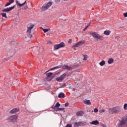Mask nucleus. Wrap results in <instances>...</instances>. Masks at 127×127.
Instances as JSON below:
<instances>
[{
    "label": "nucleus",
    "instance_id": "obj_1",
    "mask_svg": "<svg viewBox=\"0 0 127 127\" xmlns=\"http://www.w3.org/2000/svg\"><path fill=\"white\" fill-rule=\"evenodd\" d=\"M109 111L110 114H114V113L115 114H119V113L122 111V108H121V107L120 106H117L109 109Z\"/></svg>",
    "mask_w": 127,
    "mask_h": 127
},
{
    "label": "nucleus",
    "instance_id": "obj_2",
    "mask_svg": "<svg viewBox=\"0 0 127 127\" xmlns=\"http://www.w3.org/2000/svg\"><path fill=\"white\" fill-rule=\"evenodd\" d=\"M33 27H34V25H33V24H29L28 25V30L27 31V33L30 38H31V37H32V35H31V30L33 29Z\"/></svg>",
    "mask_w": 127,
    "mask_h": 127
},
{
    "label": "nucleus",
    "instance_id": "obj_3",
    "mask_svg": "<svg viewBox=\"0 0 127 127\" xmlns=\"http://www.w3.org/2000/svg\"><path fill=\"white\" fill-rule=\"evenodd\" d=\"M127 119L123 118L120 121L119 127H127Z\"/></svg>",
    "mask_w": 127,
    "mask_h": 127
},
{
    "label": "nucleus",
    "instance_id": "obj_4",
    "mask_svg": "<svg viewBox=\"0 0 127 127\" xmlns=\"http://www.w3.org/2000/svg\"><path fill=\"white\" fill-rule=\"evenodd\" d=\"M8 121L10 123H15L17 121V116L13 115L8 118Z\"/></svg>",
    "mask_w": 127,
    "mask_h": 127
},
{
    "label": "nucleus",
    "instance_id": "obj_5",
    "mask_svg": "<svg viewBox=\"0 0 127 127\" xmlns=\"http://www.w3.org/2000/svg\"><path fill=\"white\" fill-rule=\"evenodd\" d=\"M66 76H67V73H64V74H62L60 77H57L56 80L58 81V82H62V81L65 79Z\"/></svg>",
    "mask_w": 127,
    "mask_h": 127
},
{
    "label": "nucleus",
    "instance_id": "obj_6",
    "mask_svg": "<svg viewBox=\"0 0 127 127\" xmlns=\"http://www.w3.org/2000/svg\"><path fill=\"white\" fill-rule=\"evenodd\" d=\"M90 34L93 36V37H94V38H97L98 39H100L101 40H103V38H104V37L100 36L96 33H91Z\"/></svg>",
    "mask_w": 127,
    "mask_h": 127
},
{
    "label": "nucleus",
    "instance_id": "obj_7",
    "mask_svg": "<svg viewBox=\"0 0 127 127\" xmlns=\"http://www.w3.org/2000/svg\"><path fill=\"white\" fill-rule=\"evenodd\" d=\"M85 43L84 41H80L77 43H76L73 46V48H76L77 47H79V46H81V45H83Z\"/></svg>",
    "mask_w": 127,
    "mask_h": 127
},
{
    "label": "nucleus",
    "instance_id": "obj_8",
    "mask_svg": "<svg viewBox=\"0 0 127 127\" xmlns=\"http://www.w3.org/2000/svg\"><path fill=\"white\" fill-rule=\"evenodd\" d=\"M14 8V6L9 7V8H5L2 10V12H8Z\"/></svg>",
    "mask_w": 127,
    "mask_h": 127
},
{
    "label": "nucleus",
    "instance_id": "obj_9",
    "mask_svg": "<svg viewBox=\"0 0 127 127\" xmlns=\"http://www.w3.org/2000/svg\"><path fill=\"white\" fill-rule=\"evenodd\" d=\"M63 69H66V70H71L72 69H74V66H69L68 65H64Z\"/></svg>",
    "mask_w": 127,
    "mask_h": 127
},
{
    "label": "nucleus",
    "instance_id": "obj_10",
    "mask_svg": "<svg viewBox=\"0 0 127 127\" xmlns=\"http://www.w3.org/2000/svg\"><path fill=\"white\" fill-rule=\"evenodd\" d=\"M52 109H53L56 112H58V111H63V110H64V108H56L54 105L52 106Z\"/></svg>",
    "mask_w": 127,
    "mask_h": 127
},
{
    "label": "nucleus",
    "instance_id": "obj_11",
    "mask_svg": "<svg viewBox=\"0 0 127 127\" xmlns=\"http://www.w3.org/2000/svg\"><path fill=\"white\" fill-rule=\"evenodd\" d=\"M81 126H83V123H82L81 122H75L74 123V127H81Z\"/></svg>",
    "mask_w": 127,
    "mask_h": 127
},
{
    "label": "nucleus",
    "instance_id": "obj_12",
    "mask_svg": "<svg viewBox=\"0 0 127 127\" xmlns=\"http://www.w3.org/2000/svg\"><path fill=\"white\" fill-rule=\"evenodd\" d=\"M83 103L85 104V105H91V100H87V99H84L83 100Z\"/></svg>",
    "mask_w": 127,
    "mask_h": 127
},
{
    "label": "nucleus",
    "instance_id": "obj_13",
    "mask_svg": "<svg viewBox=\"0 0 127 127\" xmlns=\"http://www.w3.org/2000/svg\"><path fill=\"white\" fill-rule=\"evenodd\" d=\"M16 2L18 5H19V6H23V5H24V4L26 3V1H25L23 3H20L19 1L16 0Z\"/></svg>",
    "mask_w": 127,
    "mask_h": 127
},
{
    "label": "nucleus",
    "instance_id": "obj_14",
    "mask_svg": "<svg viewBox=\"0 0 127 127\" xmlns=\"http://www.w3.org/2000/svg\"><path fill=\"white\" fill-rule=\"evenodd\" d=\"M18 112V109L14 108L10 111V114H16Z\"/></svg>",
    "mask_w": 127,
    "mask_h": 127
},
{
    "label": "nucleus",
    "instance_id": "obj_15",
    "mask_svg": "<svg viewBox=\"0 0 127 127\" xmlns=\"http://www.w3.org/2000/svg\"><path fill=\"white\" fill-rule=\"evenodd\" d=\"M99 124H100V123L98 120H95L90 123V125H94V126H97V125H99Z\"/></svg>",
    "mask_w": 127,
    "mask_h": 127
},
{
    "label": "nucleus",
    "instance_id": "obj_16",
    "mask_svg": "<svg viewBox=\"0 0 127 127\" xmlns=\"http://www.w3.org/2000/svg\"><path fill=\"white\" fill-rule=\"evenodd\" d=\"M58 45L60 48H63L65 47V43L64 42H61L60 44H59Z\"/></svg>",
    "mask_w": 127,
    "mask_h": 127
},
{
    "label": "nucleus",
    "instance_id": "obj_17",
    "mask_svg": "<svg viewBox=\"0 0 127 127\" xmlns=\"http://www.w3.org/2000/svg\"><path fill=\"white\" fill-rule=\"evenodd\" d=\"M108 64H112V63H114V59L113 58H110L108 60Z\"/></svg>",
    "mask_w": 127,
    "mask_h": 127
},
{
    "label": "nucleus",
    "instance_id": "obj_18",
    "mask_svg": "<svg viewBox=\"0 0 127 127\" xmlns=\"http://www.w3.org/2000/svg\"><path fill=\"white\" fill-rule=\"evenodd\" d=\"M84 112L83 111H79L76 113V116L77 117H80V116H83Z\"/></svg>",
    "mask_w": 127,
    "mask_h": 127
},
{
    "label": "nucleus",
    "instance_id": "obj_19",
    "mask_svg": "<svg viewBox=\"0 0 127 127\" xmlns=\"http://www.w3.org/2000/svg\"><path fill=\"white\" fill-rule=\"evenodd\" d=\"M111 31L110 30H106L105 31H104V34H105V35H110V34H111Z\"/></svg>",
    "mask_w": 127,
    "mask_h": 127
},
{
    "label": "nucleus",
    "instance_id": "obj_20",
    "mask_svg": "<svg viewBox=\"0 0 127 127\" xmlns=\"http://www.w3.org/2000/svg\"><path fill=\"white\" fill-rule=\"evenodd\" d=\"M58 98H65V94L64 93L61 92L58 95Z\"/></svg>",
    "mask_w": 127,
    "mask_h": 127
},
{
    "label": "nucleus",
    "instance_id": "obj_21",
    "mask_svg": "<svg viewBox=\"0 0 127 127\" xmlns=\"http://www.w3.org/2000/svg\"><path fill=\"white\" fill-rule=\"evenodd\" d=\"M99 65L101 66H105L106 65V62L104 60L99 63Z\"/></svg>",
    "mask_w": 127,
    "mask_h": 127
},
{
    "label": "nucleus",
    "instance_id": "obj_22",
    "mask_svg": "<svg viewBox=\"0 0 127 127\" xmlns=\"http://www.w3.org/2000/svg\"><path fill=\"white\" fill-rule=\"evenodd\" d=\"M60 47L59 44H56L54 45V50H58L60 49Z\"/></svg>",
    "mask_w": 127,
    "mask_h": 127
},
{
    "label": "nucleus",
    "instance_id": "obj_23",
    "mask_svg": "<svg viewBox=\"0 0 127 127\" xmlns=\"http://www.w3.org/2000/svg\"><path fill=\"white\" fill-rule=\"evenodd\" d=\"M1 15H2V17H4V18H7V16L6 15V13L3 12L1 13Z\"/></svg>",
    "mask_w": 127,
    "mask_h": 127
},
{
    "label": "nucleus",
    "instance_id": "obj_24",
    "mask_svg": "<svg viewBox=\"0 0 127 127\" xmlns=\"http://www.w3.org/2000/svg\"><path fill=\"white\" fill-rule=\"evenodd\" d=\"M41 8L43 10H47V9H48V7H47L46 4H44Z\"/></svg>",
    "mask_w": 127,
    "mask_h": 127
},
{
    "label": "nucleus",
    "instance_id": "obj_25",
    "mask_svg": "<svg viewBox=\"0 0 127 127\" xmlns=\"http://www.w3.org/2000/svg\"><path fill=\"white\" fill-rule=\"evenodd\" d=\"M83 61H87L88 60V55H83Z\"/></svg>",
    "mask_w": 127,
    "mask_h": 127
},
{
    "label": "nucleus",
    "instance_id": "obj_26",
    "mask_svg": "<svg viewBox=\"0 0 127 127\" xmlns=\"http://www.w3.org/2000/svg\"><path fill=\"white\" fill-rule=\"evenodd\" d=\"M45 5L47 6L48 8H49V7H50V6L52 5V2H48L47 4H45Z\"/></svg>",
    "mask_w": 127,
    "mask_h": 127
},
{
    "label": "nucleus",
    "instance_id": "obj_27",
    "mask_svg": "<svg viewBox=\"0 0 127 127\" xmlns=\"http://www.w3.org/2000/svg\"><path fill=\"white\" fill-rule=\"evenodd\" d=\"M43 30L44 32V33H46L47 32H48V31H50V28L43 29Z\"/></svg>",
    "mask_w": 127,
    "mask_h": 127
},
{
    "label": "nucleus",
    "instance_id": "obj_28",
    "mask_svg": "<svg viewBox=\"0 0 127 127\" xmlns=\"http://www.w3.org/2000/svg\"><path fill=\"white\" fill-rule=\"evenodd\" d=\"M61 105L59 104V102H57V104H56V105L55 106V108H56V109H58V108H59V107H60Z\"/></svg>",
    "mask_w": 127,
    "mask_h": 127
},
{
    "label": "nucleus",
    "instance_id": "obj_29",
    "mask_svg": "<svg viewBox=\"0 0 127 127\" xmlns=\"http://www.w3.org/2000/svg\"><path fill=\"white\" fill-rule=\"evenodd\" d=\"M53 75V73L52 72H49L47 73V77H51Z\"/></svg>",
    "mask_w": 127,
    "mask_h": 127
},
{
    "label": "nucleus",
    "instance_id": "obj_30",
    "mask_svg": "<svg viewBox=\"0 0 127 127\" xmlns=\"http://www.w3.org/2000/svg\"><path fill=\"white\" fill-rule=\"evenodd\" d=\"M59 68H61V66L59 65V66L54 67L51 68V70H54L55 69H59Z\"/></svg>",
    "mask_w": 127,
    "mask_h": 127
},
{
    "label": "nucleus",
    "instance_id": "obj_31",
    "mask_svg": "<svg viewBox=\"0 0 127 127\" xmlns=\"http://www.w3.org/2000/svg\"><path fill=\"white\" fill-rule=\"evenodd\" d=\"M124 110L127 111V103H125L124 104Z\"/></svg>",
    "mask_w": 127,
    "mask_h": 127
},
{
    "label": "nucleus",
    "instance_id": "obj_32",
    "mask_svg": "<svg viewBox=\"0 0 127 127\" xmlns=\"http://www.w3.org/2000/svg\"><path fill=\"white\" fill-rule=\"evenodd\" d=\"M39 49H40V48H38V50L36 51V54H38L39 53H40L41 52V51H40V50H38Z\"/></svg>",
    "mask_w": 127,
    "mask_h": 127
},
{
    "label": "nucleus",
    "instance_id": "obj_33",
    "mask_svg": "<svg viewBox=\"0 0 127 127\" xmlns=\"http://www.w3.org/2000/svg\"><path fill=\"white\" fill-rule=\"evenodd\" d=\"M47 44L49 45H51L52 44V42H51L50 40L48 41Z\"/></svg>",
    "mask_w": 127,
    "mask_h": 127
},
{
    "label": "nucleus",
    "instance_id": "obj_34",
    "mask_svg": "<svg viewBox=\"0 0 127 127\" xmlns=\"http://www.w3.org/2000/svg\"><path fill=\"white\" fill-rule=\"evenodd\" d=\"M105 109H103V110H101L99 111V113L100 114H103V113H105Z\"/></svg>",
    "mask_w": 127,
    "mask_h": 127
},
{
    "label": "nucleus",
    "instance_id": "obj_35",
    "mask_svg": "<svg viewBox=\"0 0 127 127\" xmlns=\"http://www.w3.org/2000/svg\"><path fill=\"white\" fill-rule=\"evenodd\" d=\"M65 127H73L72 126V124H68L66 125Z\"/></svg>",
    "mask_w": 127,
    "mask_h": 127
},
{
    "label": "nucleus",
    "instance_id": "obj_36",
    "mask_svg": "<svg viewBox=\"0 0 127 127\" xmlns=\"http://www.w3.org/2000/svg\"><path fill=\"white\" fill-rule=\"evenodd\" d=\"M94 111V113H98V112H99V110H98V108H95Z\"/></svg>",
    "mask_w": 127,
    "mask_h": 127
},
{
    "label": "nucleus",
    "instance_id": "obj_37",
    "mask_svg": "<svg viewBox=\"0 0 127 127\" xmlns=\"http://www.w3.org/2000/svg\"><path fill=\"white\" fill-rule=\"evenodd\" d=\"M11 3L9 2H7L5 5V6H8V5H10Z\"/></svg>",
    "mask_w": 127,
    "mask_h": 127
},
{
    "label": "nucleus",
    "instance_id": "obj_38",
    "mask_svg": "<svg viewBox=\"0 0 127 127\" xmlns=\"http://www.w3.org/2000/svg\"><path fill=\"white\" fill-rule=\"evenodd\" d=\"M89 26H90V24H88V25L86 26L85 28L84 29V30H86V29H87V28H88Z\"/></svg>",
    "mask_w": 127,
    "mask_h": 127
},
{
    "label": "nucleus",
    "instance_id": "obj_39",
    "mask_svg": "<svg viewBox=\"0 0 127 127\" xmlns=\"http://www.w3.org/2000/svg\"><path fill=\"white\" fill-rule=\"evenodd\" d=\"M13 2H14V0H10V3H12Z\"/></svg>",
    "mask_w": 127,
    "mask_h": 127
},
{
    "label": "nucleus",
    "instance_id": "obj_40",
    "mask_svg": "<svg viewBox=\"0 0 127 127\" xmlns=\"http://www.w3.org/2000/svg\"><path fill=\"white\" fill-rule=\"evenodd\" d=\"M124 15L125 17H127V13H125L124 14Z\"/></svg>",
    "mask_w": 127,
    "mask_h": 127
},
{
    "label": "nucleus",
    "instance_id": "obj_41",
    "mask_svg": "<svg viewBox=\"0 0 127 127\" xmlns=\"http://www.w3.org/2000/svg\"><path fill=\"white\" fill-rule=\"evenodd\" d=\"M69 106V103H65V107H68Z\"/></svg>",
    "mask_w": 127,
    "mask_h": 127
},
{
    "label": "nucleus",
    "instance_id": "obj_42",
    "mask_svg": "<svg viewBox=\"0 0 127 127\" xmlns=\"http://www.w3.org/2000/svg\"><path fill=\"white\" fill-rule=\"evenodd\" d=\"M68 42V43H71L72 42V39H70Z\"/></svg>",
    "mask_w": 127,
    "mask_h": 127
},
{
    "label": "nucleus",
    "instance_id": "obj_43",
    "mask_svg": "<svg viewBox=\"0 0 127 127\" xmlns=\"http://www.w3.org/2000/svg\"><path fill=\"white\" fill-rule=\"evenodd\" d=\"M102 127H107V126L106 125H105V124H102Z\"/></svg>",
    "mask_w": 127,
    "mask_h": 127
},
{
    "label": "nucleus",
    "instance_id": "obj_44",
    "mask_svg": "<svg viewBox=\"0 0 127 127\" xmlns=\"http://www.w3.org/2000/svg\"><path fill=\"white\" fill-rule=\"evenodd\" d=\"M61 0H56V2H60Z\"/></svg>",
    "mask_w": 127,
    "mask_h": 127
},
{
    "label": "nucleus",
    "instance_id": "obj_45",
    "mask_svg": "<svg viewBox=\"0 0 127 127\" xmlns=\"http://www.w3.org/2000/svg\"><path fill=\"white\" fill-rule=\"evenodd\" d=\"M79 66H80L79 64H77V65H76V67H79Z\"/></svg>",
    "mask_w": 127,
    "mask_h": 127
},
{
    "label": "nucleus",
    "instance_id": "obj_46",
    "mask_svg": "<svg viewBox=\"0 0 127 127\" xmlns=\"http://www.w3.org/2000/svg\"><path fill=\"white\" fill-rule=\"evenodd\" d=\"M64 0V1H67V0Z\"/></svg>",
    "mask_w": 127,
    "mask_h": 127
},
{
    "label": "nucleus",
    "instance_id": "obj_47",
    "mask_svg": "<svg viewBox=\"0 0 127 127\" xmlns=\"http://www.w3.org/2000/svg\"><path fill=\"white\" fill-rule=\"evenodd\" d=\"M2 22H3V20H2Z\"/></svg>",
    "mask_w": 127,
    "mask_h": 127
}]
</instances>
